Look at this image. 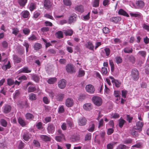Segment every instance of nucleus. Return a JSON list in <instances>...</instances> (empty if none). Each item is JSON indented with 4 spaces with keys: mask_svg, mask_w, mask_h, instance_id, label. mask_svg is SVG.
I'll list each match as a JSON object with an SVG mask.
<instances>
[{
    "mask_svg": "<svg viewBox=\"0 0 149 149\" xmlns=\"http://www.w3.org/2000/svg\"><path fill=\"white\" fill-rule=\"evenodd\" d=\"M25 116L26 119L29 120H32L34 118L33 115L29 113H26Z\"/></svg>",
    "mask_w": 149,
    "mask_h": 149,
    "instance_id": "29",
    "label": "nucleus"
},
{
    "mask_svg": "<svg viewBox=\"0 0 149 149\" xmlns=\"http://www.w3.org/2000/svg\"><path fill=\"white\" fill-rule=\"evenodd\" d=\"M23 139L26 141H28L29 139V136L28 134L27 133H24L23 135Z\"/></svg>",
    "mask_w": 149,
    "mask_h": 149,
    "instance_id": "45",
    "label": "nucleus"
},
{
    "mask_svg": "<svg viewBox=\"0 0 149 149\" xmlns=\"http://www.w3.org/2000/svg\"><path fill=\"white\" fill-rule=\"evenodd\" d=\"M75 9L80 13H82L84 12L83 6L81 5L77 6L75 7Z\"/></svg>",
    "mask_w": 149,
    "mask_h": 149,
    "instance_id": "22",
    "label": "nucleus"
},
{
    "mask_svg": "<svg viewBox=\"0 0 149 149\" xmlns=\"http://www.w3.org/2000/svg\"><path fill=\"white\" fill-rule=\"evenodd\" d=\"M43 102L46 104H48L50 102L49 99L47 97H43Z\"/></svg>",
    "mask_w": 149,
    "mask_h": 149,
    "instance_id": "57",
    "label": "nucleus"
},
{
    "mask_svg": "<svg viewBox=\"0 0 149 149\" xmlns=\"http://www.w3.org/2000/svg\"><path fill=\"white\" fill-rule=\"evenodd\" d=\"M56 81V79L55 78H51L48 79L47 82L50 84H53Z\"/></svg>",
    "mask_w": 149,
    "mask_h": 149,
    "instance_id": "38",
    "label": "nucleus"
},
{
    "mask_svg": "<svg viewBox=\"0 0 149 149\" xmlns=\"http://www.w3.org/2000/svg\"><path fill=\"white\" fill-rule=\"evenodd\" d=\"M57 37L58 38H63V34L62 32L61 31H59L56 33Z\"/></svg>",
    "mask_w": 149,
    "mask_h": 149,
    "instance_id": "48",
    "label": "nucleus"
},
{
    "mask_svg": "<svg viewBox=\"0 0 149 149\" xmlns=\"http://www.w3.org/2000/svg\"><path fill=\"white\" fill-rule=\"evenodd\" d=\"M33 143L34 146L37 147H39L40 146V143L36 140H34L33 141Z\"/></svg>",
    "mask_w": 149,
    "mask_h": 149,
    "instance_id": "64",
    "label": "nucleus"
},
{
    "mask_svg": "<svg viewBox=\"0 0 149 149\" xmlns=\"http://www.w3.org/2000/svg\"><path fill=\"white\" fill-rule=\"evenodd\" d=\"M42 47V45L41 44L38 43H35L33 46L34 49L36 50H38Z\"/></svg>",
    "mask_w": 149,
    "mask_h": 149,
    "instance_id": "27",
    "label": "nucleus"
},
{
    "mask_svg": "<svg viewBox=\"0 0 149 149\" xmlns=\"http://www.w3.org/2000/svg\"><path fill=\"white\" fill-rule=\"evenodd\" d=\"M33 80L36 82H38L40 79L39 77L36 74H34L32 76Z\"/></svg>",
    "mask_w": 149,
    "mask_h": 149,
    "instance_id": "53",
    "label": "nucleus"
},
{
    "mask_svg": "<svg viewBox=\"0 0 149 149\" xmlns=\"http://www.w3.org/2000/svg\"><path fill=\"white\" fill-rule=\"evenodd\" d=\"M47 52L49 53L50 54H54L56 53V51L53 49H49L48 50Z\"/></svg>",
    "mask_w": 149,
    "mask_h": 149,
    "instance_id": "60",
    "label": "nucleus"
},
{
    "mask_svg": "<svg viewBox=\"0 0 149 149\" xmlns=\"http://www.w3.org/2000/svg\"><path fill=\"white\" fill-rule=\"evenodd\" d=\"M86 91L90 93H93L94 92L95 89L94 86L91 84H88L86 86Z\"/></svg>",
    "mask_w": 149,
    "mask_h": 149,
    "instance_id": "7",
    "label": "nucleus"
},
{
    "mask_svg": "<svg viewBox=\"0 0 149 149\" xmlns=\"http://www.w3.org/2000/svg\"><path fill=\"white\" fill-rule=\"evenodd\" d=\"M125 122V121L123 119H119V126L120 128H122Z\"/></svg>",
    "mask_w": 149,
    "mask_h": 149,
    "instance_id": "50",
    "label": "nucleus"
},
{
    "mask_svg": "<svg viewBox=\"0 0 149 149\" xmlns=\"http://www.w3.org/2000/svg\"><path fill=\"white\" fill-rule=\"evenodd\" d=\"M74 103L73 100L71 98H67L65 102V104L68 107H70L73 106Z\"/></svg>",
    "mask_w": 149,
    "mask_h": 149,
    "instance_id": "8",
    "label": "nucleus"
},
{
    "mask_svg": "<svg viewBox=\"0 0 149 149\" xmlns=\"http://www.w3.org/2000/svg\"><path fill=\"white\" fill-rule=\"evenodd\" d=\"M136 4L139 8H142L145 5L144 2L141 0L138 1L136 2Z\"/></svg>",
    "mask_w": 149,
    "mask_h": 149,
    "instance_id": "20",
    "label": "nucleus"
},
{
    "mask_svg": "<svg viewBox=\"0 0 149 149\" xmlns=\"http://www.w3.org/2000/svg\"><path fill=\"white\" fill-rule=\"evenodd\" d=\"M100 0H94L92 6L94 7H97L99 6Z\"/></svg>",
    "mask_w": 149,
    "mask_h": 149,
    "instance_id": "43",
    "label": "nucleus"
},
{
    "mask_svg": "<svg viewBox=\"0 0 149 149\" xmlns=\"http://www.w3.org/2000/svg\"><path fill=\"white\" fill-rule=\"evenodd\" d=\"M44 6L46 9H49L51 6L52 4L49 0H45Z\"/></svg>",
    "mask_w": 149,
    "mask_h": 149,
    "instance_id": "17",
    "label": "nucleus"
},
{
    "mask_svg": "<svg viewBox=\"0 0 149 149\" xmlns=\"http://www.w3.org/2000/svg\"><path fill=\"white\" fill-rule=\"evenodd\" d=\"M104 52L102 51L101 52V54L103 57L105 58L106 56L107 57L109 56L110 54L111 51L110 49L108 48H105L104 49Z\"/></svg>",
    "mask_w": 149,
    "mask_h": 149,
    "instance_id": "6",
    "label": "nucleus"
},
{
    "mask_svg": "<svg viewBox=\"0 0 149 149\" xmlns=\"http://www.w3.org/2000/svg\"><path fill=\"white\" fill-rule=\"evenodd\" d=\"M64 111L65 109L63 105H62L59 107L58 111V113H63L64 112Z\"/></svg>",
    "mask_w": 149,
    "mask_h": 149,
    "instance_id": "52",
    "label": "nucleus"
},
{
    "mask_svg": "<svg viewBox=\"0 0 149 149\" xmlns=\"http://www.w3.org/2000/svg\"><path fill=\"white\" fill-rule=\"evenodd\" d=\"M91 134L90 133H88L86 135L85 138V140H89L91 138Z\"/></svg>",
    "mask_w": 149,
    "mask_h": 149,
    "instance_id": "62",
    "label": "nucleus"
},
{
    "mask_svg": "<svg viewBox=\"0 0 149 149\" xmlns=\"http://www.w3.org/2000/svg\"><path fill=\"white\" fill-rule=\"evenodd\" d=\"M102 73L104 75H106L107 73V68L102 67Z\"/></svg>",
    "mask_w": 149,
    "mask_h": 149,
    "instance_id": "56",
    "label": "nucleus"
},
{
    "mask_svg": "<svg viewBox=\"0 0 149 149\" xmlns=\"http://www.w3.org/2000/svg\"><path fill=\"white\" fill-rule=\"evenodd\" d=\"M29 15V12L26 10L22 12V16L24 18H26L28 17Z\"/></svg>",
    "mask_w": 149,
    "mask_h": 149,
    "instance_id": "44",
    "label": "nucleus"
},
{
    "mask_svg": "<svg viewBox=\"0 0 149 149\" xmlns=\"http://www.w3.org/2000/svg\"><path fill=\"white\" fill-rule=\"evenodd\" d=\"M83 108L86 110L89 111L92 109V106L91 103H87L84 104Z\"/></svg>",
    "mask_w": 149,
    "mask_h": 149,
    "instance_id": "16",
    "label": "nucleus"
},
{
    "mask_svg": "<svg viewBox=\"0 0 149 149\" xmlns=\"http://www.w3.org/2000/svg\"><path fill=\"white\" fill-rule=\"evenodd\" d=\"M36 8V4L34 3H31L29 6V8L31 11H33Z\"/></svg>",
    "mask_w": 149,
    "mask_h": 149,
    "instance_id": "36",
    "label": "nucleus"
},
{
    "mask_svg": "<svg viewBox=\"0 0 149 149\" xmlns=\"http://www.w3.org/2000/svg\"><path fill=\"white\" fill-rule=\"evenodd\" d=\"M59 87L61 89H63L66 86V81L63 79L59 81L58 84Z\"/></svg>",
    "mask_w": 149,
    "mask_h": 149,
    "instance_id": "12",
    "label": "nucleus"
},
{
    "mask_svg": "<svg viewBox=\"0 0 149 149\" xmlns=\"http://www.w3.org/2000/svg\"><path fill=\"white\" fill-rule=\"evenodd\" d=\"M76 20V17L74 16H71L68 19V23L71 24L72 22H75Z\"/></svg>",
    "mask_w": 149,
    "mask_h": 149,
    "instance_id": "34",
    "label": "nucleus"
},
{
    "mask_svg": "<svg viewBox=\"0 0 149 149\" xmlns=\"http://www.w3.org/2000/svg\"><path fill=\"white\" fill-rule=\"evenodd\" d=\"M66 69L68 73L73 74L76 72L74 66L71 64H68L66 66Z\"/></svg>",
    "mask_w": 149,
    "mask_h": 149,
    "instance_id": "3",
    "label": "nucleus"
},
{
    "mask_svg": "<svg viewBox=\"0 0 149 149\" xmlns=\"http://www.w3.org/2000/svg\"><path fill=\"white\" fill-rule=\"evenodd\" d=\"M118 13L119 15L126 16L127 17H129V15L126 12L122 9L119 10L118 12Z\"/></svg>",
    "mask_w": 149,
    "mask_h": 149,
    "instance_id": "26",
    "label": "nucleus"
},
{
    "mask_svg": "<svg viewBox=\"0 0 149 149\" xmlns=\"http://www.w3.org/2000/svg\"><path fill=\"white\" fill-rule=\"evenodd\" d=\"M32 85L33 84L30 82H28L26 85V88L29 85H30L28 87L27 89L29 93L35 92L36 91H38V90H37L36 87L32 86Z\"/></svg>",
    "mask_w": 149,
    "mask_h": 149,
    "instance_id": "4",
    "label": "nucleus"
},
{
    "mask_svg": "<svg viewBox=\"0 0 149 149\" xmlns=\"http://www.w3.org/2000/svg\"><path fill=\"white\" fill-rule=\"evenodd\" d=\"M10 67V63L9 61H8L7 64L3 66L2 68L4 70H6L8 69H9Z\"/></svg>",
    "mask_w": 149,
    "mask_h": 149,
    "instance_id": "51",
    "label": "nucleus"
},
{
    "mask_svg": "<svg viewBox=\"0 0 149 149\" xmlns=\"http://www.w3.org/2000/svg\"><path fill=\"white\" fill-rule=\"evenodd\" d=\"M102 31L105 34H107L109 33L110 32L109 29L106 27H104L102 29Z\"/></svg>",
    "mask_w": 149,
    "mask_h": 149,
    "instance_id": "54",
    "label": "nucleus"
},
{
    "mask_svg": "<svg viewBox=\"0 0 149 149\" xmlns=\"http://www.w3.org/2000/svg\"><path fill=\"white\" fill-rule=\"evenodd\" d=\"M85 72L84 70L81 68H79V70L78 74L77 77H80L84 76Z\"/></svg>",
    "mask_w": 149,
    "mask_h": 149,
    "instance_id": "25",
    "label": "nucleus"
},
{
    "mask_svg": "<svg viewBox=\"0 0 149 149\" xmlns=\"http://www.w3.org/2000/svg\"><path fill=\"white\" fill-rule=\"evenodd\" d=\"M115 60L117 64L120 63L122 62V59L120 56H116L115 58Z\"/></svg>",
    "mask_w": 149,
    "mask_h": 149,
    "instance_id": "46",
    "label": "nucleus"
},
{
    "mask_svg": "<svg viewBox=\"0 0 149 149\" xmlns=\"http://www.w3.org/2000/svg\"><path fill=\"white\" fill-rule=\"evenodd\" d=\"M19 32L18 29L17 28H13V29L12 33L15 36L17 35Z\"/></svg>",
    "mask_w": 149,
    "mask_h": 149,
    "instance_id": "63",
    "label": "nucleus"
},
{
    "mask_svg": "<svg viewBox=\"0 0 149 149\" xmlns=\"http://www.w3.org/2000/svg\"><path fill=\"white\" fill-rule=\"evenodd\" d=\"M128 60L132 63L134 64L135 62V58L134 56L131 55L128 57Z\"/></svg>",
    "mask_w": 149,
    "mask_h": 149,
    "instance_id": "42",
    "label": "nucleus"
},
{
    "mask_svg": "<svg viewBox=\"0 0 149 149\" xmlns=\"http://www.w3.org/2000/svg\"><path fill=\"white\" fill-rule=\"evenodd\" d=\"M55 126L53 124L50 123L48 124L47 129L49 133L53 134L55 131Z\"/></svg>",
    "mask_w": 149,
    "mask_h": 149,
    "instance_id": "5",
    "label": "nucleus"
},
{
    "mask_svg": "<svg viewBox=\"0 0 149 149\" xmlns=\"http://www.w3.org/2000/svg\"><path fill=\"white\" fill-rule=\"evenodd\" d=\"M31 70L29 69L27 67H25L20 69V72H21L28 73L31 72Z\"/></svg>",
    "mask_w": 149,
    "mask_h": 149,
    "instance_id": "28",
    "label": "nucleus"
},
{
    "mask_svg": "<svg viewBox=\"0 0 149 149\" xmlns=\"http://www.w3.org/2000/svg\"><path fill=\"white\" fill-rule=\"evenodd\" d=\"M64 137L63 134H61V135L59 136H56L55 137V139L56 141L58 142H60L61 141L63 138Z\"/></svg>",
    "mask_w": 149,
    "mask_h": 149,
    "instance_id": "40",
    "label": "nucleus"
},
{
    "mask_svg": "<svg viewBox=\"0 0 149 149\" xmlns=\"http://www.w3.org/2000/svg\"><path fill=\"white\" fill-rule=\"evenodd\" d=\"M40 137L42 140L45 141H49L51 140L50 137L46 135H41Z\"/></svg>",
    "mask_w": 149,
    "mask_h": 149,
    "instance_id": "19",
    "label": "nucleus"
},
{
    "mask_svg": "<svg viewBox=\"0 0 149 149\" xmlns=\"http://www.w3.org/2000/svg\"><path fill=\"white\" fill-rule=\"evenodd\" d=\"M1 45L3 48H7L8 46V43L6 41H3L1 43Z\"/></svg>",
    "mask_w": 149,
    "mask_h": 149,
    "instance_id": "49",
    "label": "nucleus"
},
{
    "mask_svg": "<svg viewBox=\"0 0 149 149\" xmlns=\"http://www.w3.org/2000/svg\"><path fill=\"white\" fill-rule=\"evenodd\" d=\"M63 32L66 36H71L72 35L73 33V31L72 29L64 30L63 31Z\"/></svg>",
    "mask_w": 149,
    "mask_h": 149,
    "instance_id": "23",
    "label": "nucleus"
},
{
    "mask_svg": "<svg viewBox=\"0 0 149 149\" xmlns=\"http://www.w3.org/2000/svg\"><path fill=\"white\" fill-rule=\"evenodd\" d=\"M124 52L125 53H131L133 51L132 48L129 47H126L123 50Z\"/></svg>",
    "mask_w": 149,
    "mask_h": 149,
    "instance_id": "24",
    "label": "nucleus"
},
{
    "mask_svg": "<svg viewBox=\"0 0 149 149\" xmlns=\"http://www.w3.org/2000/svg\"><path fill=\"white\" fill-rule=\"evenodd\" d=\"M29 99L31 100H35L37 99L36 95L33 93H31L29 95Z\"/></svg>",
    "mask_w": 149,
    "mask_h": 149,
    "instance_id": "31",
    "label": "nucleus"
},
{
    "mask_svg": "<svg viewBox=\"0 0 149 149\" xmlns=\"http://www.w3.org/2000/svg\"><path fill=\"white\" fill-rule=\"evenodd\" d=\"M92 100L93 103L97 106H100L102 104V100L99 97L97 96H93L92 97Z\"/></svg>",
    "mask_w": 149,
    "mask_h": 149,
    "instance_id": "1",
    "label": "nucleus"
},
{
    "mask_svg": "<svg viewBox=\"0 0 149 149\" xmlns=\"http://www.w3.org/2000/svg\"><path fill=\"white\" fill-rule=\"evenodd\" d=\"M24 46L26 47V52H27L28 51V49L29 46V45L28 43L26 42H24L23 44Z\"/></svg>",
    "mask_w": 149,
    "mask_h": 149,
    "instance_id": "58",
    "label": "nucleus"
},
{
    "mask_svg": "<svg viewBox=\"0 0 149 149\" xmlns=\"http://www.w3.org/2000/svg\"><path fill=\"white\" fill-rule=\"evenodd\" d=\"M46 91L49 94V96L50 97H51L53 98L55 95L54 93L52 91L49 89H46Z\"/></svg>",
    "mask_w": 149,
    "mask_h": 149,
    "instance_id": "37",
    "label": "nucleus"
},
{
    "mask_svg": "<svg viewBox=\"0 0 149 149\" xmlns=\"http://www.w3.org/2000/svg\"><path fill=\"white\" fill-rule=\"evenodd\" d=\"M109 78L111 80V82L113 83V85H114L116 87H119L121 84V83L119 82L118 80L115 79L113 77L110 76Z\"/></svg>",
    "mask_w": 149,
    "mask_h": 149,
    "instance_id": "9",
    "label": "nucleus"
},
{
    "mask_svg": "<svg viewBox=\"0 0 149 149\" xmlns=\"http://www.w3.org/2000/svg\"><path fill=\"white\" fill-rule=\"evenodd\" d=\"M18 121L19 124L22 127L25 126L26 125V123L25 120L21 117H19L18 118Z\"/></svg>",
    "mask_w": 149,
    "mask_h": 149,
    "instance_id": "15",
    "label": "nucleus"
},
{
    "mask_svg": "<svg viewBox=\"0 0 149 149\" xmlns=\"http://www.w3.org/2000/svg\"><path fill=\"white\" fill-rule=\"evenodd\" d=\"M131 76L134 81H137L139 77V72L136 69H132L131 71Z\"/></svg>",
    "mask_w": 149,
    "mask_h": 149,
    "instance_id": "2",
    "label": "nucleus"
},
{
    "mask_svg": "<svg viewBox=\"0 0 149 149\" xmlns=\"http://www.w3.org/2000/svg\"><path fill=\"white\" fill-rule=\"evenodd\" d=\"M138 54L142 56L143 58H145L146 56L147 53L145 51H140L138 52Z\"/></svg>",
    "mask_w": 149,
    "mask_h": 149,
    "instance_id": "35",
    "label": "nucleus"
},
{
    "mask_svg": "<svg viewBox=\"0 0 149 149\" xmlns=\"http://www.w3.org/2000/svg\"><path fill=\"white\" fill-rule=\"evenodd\" d=\"M24 33L26 35H28L30 33V31L27 28H24L23 30Z\"/></svg>",
    "mask_w": 149,
    "mask_h": 149,
    "instance_id": "55",
    "label": "nucleus"
},
{
    "mask_svg": "<svg viewBox=\"0 0 149 149\" xmlns=\"http://www.w3.org/2000/svg\"><path fill=\"white\" fill-rule=\"evenodd\" d=\"M11 109V106L8 104L5 105L3 107V112L6 113L10 112Z\"/></svg>",
    "mask_w": 149,
    "mask_h": 149,
    "instance_id": "13",
    "label": "nucleus"
},
{
    "mask_svg": "<svg viewBox=\"0 0 149 149\" xmlns=\"http://www.w3.org/2000/svg\"><path fill=\"white\" fill-rule=\"evenodd\" d=\"M18 2L21 6H25L27 2V0H17Z\"/></svg>",
    "mask_w": 149,
    "mask_h": 149,
    "instance_id": "33",
    "label": "nucleus"
},
{
    "mask_svg": "<svg viewBox=\"0 0 149 149\" xmlns=\"http://www.w3.org/2000/svg\"><path fill=\"white\" fill-rule=\"evenodd\" d=\"M64 4L66 6H69L71 5L72 2L70 0H63Z\"/></svg>",
    "mask_w": 149,
    "mask_h": 149,
    "instance_id": "39",
    "label": "nucleus"
},
{
    "mask_svg": "<svg viewBox=\"0 0 149 149\" xmlns=\"http://www.w3.org/2000/svg\"><path fill=\"white\" fill-rule=\"evenodd\" d=\"M143 125V122L140 121H138L136 123V126L134 127V129L141 131Z\"/></svg>",
    "mask_w": 149,
    "mask_h": 149,
    "instance_id": "11",
    "label": "nucleus"
},
{
    "mask_svg": "<svg viewBox=\"0 0 149 149\" xmlns=\"http://www.w3.org/2000/svg\"><path fill=\"white\" fill-rule=\"evenodd\" d=\"M7 82L9 85L11 86L14 83V81L11 79H8L7 80Z\"/></svg>",
    "mask_w": 149,
    "mask_h": 149,
    "instance_id": "61",
    "label": "nucleus"
},
{
    "mask_svg": "<svg viewBox=\"0 0 149 149\" xmlns=\"http://www.w3.org/2000/svg\"><path fill=\"white\" fill-rule=\"evenodd\" d=\"M65 95L63 93L57 94L56 96V99L57 101H62L64 98Z\"/></svg>",
    "mask_w": 149,
    "mask_h": 149,
    "instance_id": "14",
    "label": "nucleus"
},
{
    "mask_svg": "<svg viewBox=\"0 0 149 149\" xmlns=\"http://www.w3.org/2000/svg\"><path fill=\"white\" fill-rule=\"evenodd\" d=\"M66 122L68 125L70 127H72L73 125V122L72 119L71 118H69L66 120Z\"/></svg>",
    "mask_w": 149,
    "mask_h": 149,
    "instance_id": "32",
    "label": "nucleus"
},
{
    "mask_svg": "<svg viewBox=\"0 0 149 149\" xmlns=\"http://www.w3.org/2000/svg\"><path fill=\"white\" fill-rule=\"evenodd\" d=\"M78 123L79 126H84L87 123V120L84 117L79 118L78 120Z\"/></svg>",
    "mask_w": 149,
    "mask_h": 149,
    "instance_id": "10",
    "label": "nucleus"
},
{
    "mask_svg": "<svg viewBox=\"0 0 149 149\" xmlns=\"http://www.w3.org/2000/svg\"><path fill=\"white\" fill-rule=\"evenodd\" d=\"M86 47L90 50H93L94 46L92 42L91 41H88L86 44Z\"/></svg>",
    "mask_w": 149,
    "mask_h": 149,
    "instance_id": "18",
    "label": "nucleus"
},
{
    "mask_svg": "<svg viewBox=\"0 0 149 149\" xmlns=\"http://www.w3.org/2000/svg\"><path fill=\"white\" fill-rule=\"evenodd\" d=\"M0 122L1 125L4 127H6L7 125V122L4 119H1V120Z\"/></svg>",
    "mask_w": 149,
    "mask_h": 149,
    "instance_id": "47",
    "label": "nucleus"
},
{
    "mask_svg": "<svg viewBox=\"0 0 149 149\" xmlns=\"http://www.w3.org/2000/svg\"><path fill=\"white\" fill-rule=\"evenodd\" d=\"M95 127L94 124L93 123H91L90 125L87 130H88L91 132H93L94 130Z\"/></svg>",
    "mask_w": 149,
    "mask_h": 149,
    "instance_id": "30",
    "label": "nucleus"
},
{
    "mask_svg": "<svg viewBox=\"0 0 149 149\" xmlns=\"http://www.w3.org/2000/svg\"><path fill=\"white\" fill-rule=\"evenodd\" d=\"M116 143H110L107 145V149H113V146L115 145Z\"/></svg>",
    "mask_w": 149,
    "mask_h": 149,
    "instance_id": "59",
    "label": "nucleus"
},
{
    "mask_svg": "<svg viewBox=\"0 0 149 149\" xmlns=\"http://www.w3.org/2000/svg\"><path fill=\"white\" fill-rule=\"evenodd\" d=\"M121 20V18L118 17H111L110 18V20L115 23H117Z\"/></svg>",
    "mask_w": 149,
    "mask_h": 149,
    "instance_id": "21",
    "label": "nucleus"
},
{
    "mask_svg": "<svg viewBox=\"0 0 149 149\" xmlns=\"http://www.w3.org/2000/svg\"><path fill=\"white\" fill-rule=\"evenodd\" d=\"M13 58L14 61L17 63H20L21 61V58L16 55H15L13 56Z\"/></svg>",
    "mask_w": 149,
    "mask_h": 149,
    "instance_id": "41",
    "label": "nucleus"
}]
</instances>
